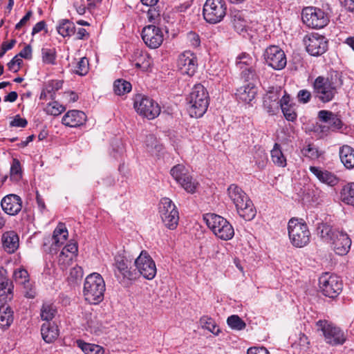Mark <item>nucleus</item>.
I'll list each match as a JSON object with an SVG mask.
<instances>
[{"label":"nucleus","instance_id":"c756f323","mask_svg":"<svg viewBox=\"0 0 354 354\" xmlns=\"http://www.w3.org/2000/svg\"><path fill=\"white\" fill-rule=\"evenodd\" d=\"M317 234L320 238L327 243H330L335 238L337 233H341L342 231H339L327 223H320L317 227Z\"/></svg>","mask_w":354,"mask_h":354},{"label":"nucleus","instance_id":"052dcab7","mask_svg":"<svg viewBox=\"0 0 354 354\" xmlns=\"http://www.w3.org/2000/svg\"><path fill=\"white\" fill-rule=\"evenodd\" d=\"M28 122L26 119L21 118L19 115H17L10 122V127H26Z\"/></svg>","mask_w":354,"mask_h":354},{"label":"nucleus","instance_id":"6e6d98bb","mask_svg":"<svg viewBox=\"0 0 354 354\" xmlns=\"http://www.w3.org/2000/svg\"><path fill=\"white\" fill-rule=\"evenodd\" d=\"M234 30L239 34L246 31V21L241 15H234L232 21Z\"/></svg>","mask_w":354,"mask_h":354},{"label":"nucleus","instance_id":"f257e3e1","mask_svg":"<svg viewBox=\"0 0 354 354\" xmlns=\"http://www.w3.org/2000/svg\"><path fill=\"white\" fill-rule=\"evenodd\" d=\"M342 85V76L335 71L328 77L318 76L313 84V93L319 101L327 103L334 100Z\"/></svg>","mask_w":354,"mask_h":354},{"label":"nucleus","instance_id":"0e129e2a","mask_svg":"<svg viewBox=\"0 0 354 354\" xmlns=\"http://www.w3.org/2000/svg\"><path fill=\"white\" fill-rule=\"evenodd\" d=\"M17 55L26 59H30L32 58L31 46L30 45L26 46Z\"/></svg>","mask_w":354,"mask_h":354},{"label":"nucleus","instance_id":"6e6552de","mask_svg":"<svg viewBox=\"0 0 354 354\" xmlns=\"http://www.w3.org/2000/svg\"><path fill=\"white\" fill-rule=\"evenodd\" d=\"M301 19L305 25L315 29L323 28L326 26L330 21L328 13L319 8L313 6L303 8Z\"/></svg>","mask_w":354,"mask_h":354},{"label":"nucleus","instance_id":"9b49d317","mask_svg":"<svg viewBox=\"0 0 354 354\" xmlns=\"http://www.w3.org/2000/svg\"><path fill=\"white\" fill-rule=\"evenodd\" d=\"M319 288L324 296L335 298L342 292L343 283L338 276L326 272L319 278Z\"/></svg>","mask_w":354,"mask_h":354},{"label":"nucleus","instance_id":"bb28decb","mask_svg":"<svg viewBox=\"0 0 354 354\" xmlns=\"http://www.w3.org/2000/svg\"><path fill=\"white\" fill-rule=\"evenodd\" d=\"M280 106L285 118L290 122L297 120L296 105L290 102V97L285 94L280 100Z\"/></svg>","mask_w":354,"mask_h":354},{"label":"nucleus","instance_id":"7ed1b4c3","mask_svg":"<svg viewBox=\"0 0 354 354\" xmlns=\"http://www.w3.org/2000/svg\"><path fill=\"white\" fill-rule=\"evenodd\" d=\"M106 290L105 282L102 277L97 272L88 274L84 281L83 295L85 300L91 304H98L104 299Z\"/></svg>","mask_w":354,"mask_h":354},{"label":"nucleus","instance_id":"a211bd4d","mask_svg":"<svg viewBox=\"0 0 354 354\" xmlns=\"http://www.w3.org/2000/svg\"><path fill=\"white\" fill-rule=\"evenodd\" d=\"M178 71L183 75L193 76L198 68V59L195 53L185 50L178 56L177 61Z\"/></svg>","mask_w":354,"mask_h":354},{"label":"nucleus","instance_id":"e2e57ef3","mask_svg":"<svg viewBox=\"0 0 354 354\" xmlns=\"http://www.w3.org/2000/svg\"><path fill=\"white\" fill-rule=\"evenodd\" d=\"M16 44L15 39H12L9 43L3 42L1 46L0 50V58L3 57L5 53L8 50L12 49L15 44Z\"/></svg>","mask_w":354,"mask_h":354},{"label":"nucleus","instance_id":"dca6fc26","mask_svg":"<svg viewBox=\"0 0 354 354\" xmlns=\"http://www.w3.org/2000/svg\"><path fill=\"white\" fill-rule=\"evenodd\" d=\"M263 57L266 63L274 70L279 71L286 66V55L278 46L272 45L266 48Z\"/></svg>","mask_w":354,"mask_h":354},{"label":"nucleus","instance_id":"aec40b11","mask_svg":"<svg viewBox=\"0 0 354 354\" xmlns=\"http://www.w3.org/2000/svg\"><path fill=\"white\" fill-rule=\"evenodd\" d=\"M170 174L174 180L187 192L194 193L195 192L196 185L192 181V177L189 175L183 165L178 164L173 167Z\"/></svg>","mask_w":354,"mask_h":354},{"label":"nucleus","instance_id":"09e8293b","mask_svg":"<svg viewBox=\"0 0 354 354\" xmlns=\"http://www.w3.org/2000/svg\"><path fill=\"white\" fill-rule=\"evenodd\" d=\"M65 109L66 108L59 104L58 102L53 101L47 104L45 111L49 115L57 116L64 112Z\"/></svg>","mask_w":354,"mask_h":354},{"label":"nucleus","instance_id":"79ce46f5","mask_svg":"<svg viewBox=\"0 0 354 354\" xmlns=\"http://www.w3.org/2000/svg\"><path fill=\"white\" fill-rule=\"evenodd\" d=\"M239 71L240 77L245 82H255L259 78L254 65Z\"/></svg>","mask_w":354,"mask_h":354},{"label":"nucleus","instance_id":"5701e85b","mask_svg":"<svg viewBox=\"0 0 354 354\" xmlns=\"http://www.w3.org/2000/svg\"><path fill=\"white\" fill-rule=\"evenodd\" d=\"M334 252L338 255L346 254L351 245V240L345 232L337 233L335 238L330 243Z\"/></svg>","mask_w":354,"mask_h":354},{"label":"nucleus","instance_id":"ea45409f","mask_svg":"<svg viewBox=\"0 0 354 354\" xmlns=\"http://www.w3.org/2000/svg\"><path fill=\"white\" fill-rule=\"evenodd\" d=\"M132 86L129 82L122 79L116 80L113 84V90L116 95H122L131 91Z\"/></svg>","mask_w":354,"mask_h":354},{"label":"nucleus","instance_id":"423d86ee","mask_svg":"<svg viewBox=\"0 0 354 354\" xmlns=\"http://www.w3.org/2000/svg\"><path fill=\"white\" fill-rule=\"evenodd\" d=\"M208 227L218 239L228 241L234 235L232 225L225 218L215 214H207L204 216Z\"/></svg>","mask_w":354,"mask_h":354},{"label":"nucleus","instance_id":"a19ab883","mask_svg":"<svg viewBox=\"0 0 354 354\" xmlns=\"http://www.w3.org/2000/svg\"><path fill=\"white\" fill-rule=\"evenodd\" d=\"M271 158L275 165L283 167L286 165V159L281 150L280 145L277 143L271 151Z\"/></svg>","mask_w":354,"mask_h":354},{"label":"nucleus","instance_id":"de8ad7c7","mask_svg":"<svg viewBox=\"0 0 354 354\" xmlns=\"http://www.w3.org/2000/svg\"><path fill=\"white\" fill-rule=\"evenodd\" d=\"M89 70L88 60L84 57L79 59L75 66L74 73L79 75L83 76L88 73Z\"/></svg>","mask_w":354,"mask_h":354},{"label":"nucleus","instance_id":"20e7f679","mask_svg":"<svg viewBox=\"0 0 354 354\" xmlns=\"http://www.w3.org/2000/svg\"><path fill=\"white\" fill-rule=\"evenodd\" d=\"M188 111L192 118H201L207 111L209 106V95L206 88L201 84L195 85L187 98Z\"/></svg>","mask_w":354,"mask_h":354},{"label":"nucleus","instance_id":"473e14b6","mask_svg":"<svg viewBox=\"0 0 354 354\" xmlns=\"http://www.w3.org/2000/svg\"><path fill=\"white\" fill-rule=\"evenodd\" d=\"M279 98L277 93H269L264 97L263 108L269 114L273 115L275 111L278 109L279 104L280 105Z\"/></svg>","mask_w":354,"mask_h":354},{"label":"nucleus","instance_id":"c03bdc74","mask_svg":"<svg viewBox=\"0 0 354 354\" xmlns=\"http://www.w3.org/2000/svg\"><path fill=\"white\" fill-rule=\"evenodd\" d=\"M10 178L14 182H18L22 178L21 164L17 158H14L12 160L10 167Z\"/></svg>","mask_w":354,"mask_h":354},{"label":"nucleus","instance_id":"412c9836","mask_svg":"<svg viewBox=\"0 0 354 354\" xmlns=\"http://www.w3.org/2000/svg\"><path fill=\"white\" fill-rule=\"evenodd\" d=\"M1 206L5 213L10 216H15L21 210L22 200L19 196L10 194L1 199Z\"/></svg>","mask_w":354,"mask_h":354},{"label":"nucleus","instance_id":"f8f14e48","mask_svg":"<svg viewBox=\"0 0 354 354\" xmlns=\"http://www.w3.org/2000/svg\"><path fill=\"white\" fill-rule=\"evenodd\" d=\"M137 113L149 120L157 118L160 113L159 104L149 97L138 95L133 104Z\"/></svg>","mask_w":354,"mask_h":354},{"label":"nucleus","instance_id":"3c124183","mask_svg":"<svg viewBox=\"0 0 354 354\" xmlns=\"http://www.w3.org/2000/svg\"><path fill=\"white\" fill-rule=\"evenodd\" d=\"M42 60L44 63L48 64H54L56 59V52L55 48H43L41 49Z\"/></svg>","mask_w":354,"mask_h":354},{"label":"nucleus","instance_id":"b1692460","mask_svg":"<svg viewBox=\"0 0 354 354\" xmlns=\"http://www.w3.org/2000/svg\"><path fill=\"white\" fill-rule=\"evenodd\" d=\"M86 120L85 113L78 110L68 111L62 118V123L70 127H77L82 125Z\"/></svg>","mask_w":354,"mask_h":354},{"label":"nucleus","instance_id":"338daca9","mask_svg":"<svg viewBox=\"0 0 354 354\" xmlns=\"http://www.w3.org/2000/svg\"><path fill=\"white\" fill-rule=\"evenodd\" d=\"M248 354H270L265 347H252L248 350Z\"/></svg>","mask_w":354,"mask_h":354},{"label":"nucleus","instance_id":"2eb2a0df","mask_svg":"<svg viewBox=\"0 0 354 354\" xmlns=\"http://www.w3.org/2000/svg\"><path fill=\"white\" fill-rule=\"evenodd\" d=\"M129 265L130 262L125 256L120 253L116 254L113 263L115 276L118 279L122 277V279L135 280L138 277V272L136 270L131 269Z\"/></svg>","mask_w":354,"mask_h":354},{"label":"nucleus","instance_id":"f03ea898","mask_svg":"<svg viewBox=\"0 0 354 354\" xmlns=\"http://www.w3.org/2000/svg\"><path fill=\"white\" fill-rule=\"evenodd\" d=\"M227 195L235 205L238 214L246 221L253 219L256 209L252 201L244 191L236 184H232L227 188Z\"/></svg>","mask_w":354,"mask_h":354},{"label":"nucleus","instance_id":"4d7b16f0","mask_svg":"<svg viewBox=\"0 0 354 354\" xmlns=\"http://www.w3.org/2000/svg\"><path fill=\"white\" fill-rule=\"evenodd\" d=\"M186 39L189 46L193 48H198L201 46V37L196 32L189 31L187 32Z\"/></svg>","mask_w":354,"mask_h":354},{"label":"nucleus","instance_id":"680f3d73","mask_svg":"<svg viewBox=\"0 0 354 354\" xmlns=\"http://www.w3.org/2000/svg\"><path fill=\"white\" fill-rule=\"evenodd\" d=\"M297 98L299 102L307 103L311 98V93L306 89L301 90L298 92Z\"/></svg>","mask_w":354,"mask_h":354},{"label":"nucleus","instance_id":"f704fd0d","mask_svg":"<svg viewBox=\"0 0 354 354\" xmlns=\"http://www.w3.org/2000/svg\"><path fill=\"white\" fill-rule=\"evenodd\" d=\"M75 26L69 19H61L57 26V32L64 37L75 33Z\"/></svg>","mask_w":354,"mask_h":354},{"label":"nucleus","instance_id":"774afa93","mask_svg":"<svg viewBox=\"0 0 354 354\" xmlns=\"http://www.w3.org/2000/svg\"><path fill=\"white\" fill-rule=\"evenodd\" d=\"M342 6L349 12L354 11V0H339Z\"/></svg>","mask_w":354,"mask_h":354},{"label":"nucleus","instance_id":"58836bf2","mask_svg":"<svg viewBox=\"0 0 354 354\" xmlns=\"http://www.w3.org/2000/svg\"><path fill=\"white\" fill-rule=\"evenodd\" d=\"M301 153L306 158L315 160L323 154V152L319 151L314 144H308L303 147Z\"/></svg>","mask_w":354,"mask_h":354},{"label":"nucleus","instance_id":"f3484780","mask_svg":"<svg viewBox=\"0 0 354 354\" xmlns=\"http://www.w3.org/2000/svg\"><path fill=\"white\" fill-rule=\"evenodd\" d=\"M136 270L140 275L148 280L153 279L156 274V266L154 261L146 250H142L135 260Z\"/></svg>","mask_w":354,"mask_h":354},{"label":"nucleus","instance_id":"c85d7f7f","mask_svg":"<svg viewBox=\"0 0 354 354\" xmlns=\"http://www.w3.org/2000/svg\"><path fill=\"white\" fill-rule=\"evenodd\" d=\"M14 286L10 279L7 277L0 279V301L7 303L13 298Z\"/></svg>","mask_w":354,"mask_h":354},{"label":"nucleus","instance_id":"72a5a7b5","mask_svg":"<svg viewBox=\"0 0 354 354\" xmlns=\"http://www.w3.org/2000/svg\"><path fill=\"white\" fill-rule=\"evenodd\" d=\"M14 313L10 306L0 308V328L8 329L13 322Z\"/></svg>","mask_w":354,"mask_h":354},{"label":"nucleus","instance_id":"c9c22d12","mask_svg":"<svg viewBox=\"0 0 354 354\" xmlns=\"http://www.w3.org/2000/svg\"><path fill=\"white\" fill-rule=\"evenodd\" d=\"M340 194L341 200L343 203L354 206V182L344 185Z\"/></svg>","mask_w":354,"mask_h":354},{"label":"nucleus","instance_id":"7c9ffc66","mask_svg":"<svg viewBox=\"0 0 354 354\" xmlns=\"http://www.w3.org/2000/svg\"><path fill=\"white\" fill-rule=\"evenodd\" d=\"M41 333L46 342L51 343L58 337L59 329L55 324L46 322L41 326Z\"/></svg>","mask_w":354,"mask_h":354},{"label":"nucleus","instance_id":"69168bd1","mask_svg":"<svg viewBox=\"0 0 354 354\" xmlns=\"http://www.w3.org/2000/svg\"><path fill=\"white\" fill-rule=\"evenodd\" d=\"M32 15V12L31 10L28 11L25 16L19 21V22L16 24L15 29L19 30L22 26H25Z\"/></svg>","mask_w":354,"mask_h":354},{"label":"nucleus","instance_id":"39448f33","mask_svg":"<svg viewBox=\"0 0 354 354\" xmlns=\"http://www.w3.org/2000/svg\"><path fill=\"white\" fill-rule=\"evenodd\" d=\"M290 243L296 248H304L310 243V232L307 224L302 219L292 218L288 223Z\"/></svg>","mask_w":354,"mask_h":354},{"label":"nucleus","instance_id":"37998d69","mask_svg":"<svg viewBox=\"0 0 354 354\" xmlns=\"http://www.w3.org/2000/svg\"><path fill=\"white\" fill-rule=\"evenodd\" d=\"M227 325L236 330H242L246 327L245 322L237 315H232L227 319Z\"/></svg>","mask_w":354,"mask_h":354},{"label":"nucleus","instance_id":"ddd939ff","mask_svg":"<svg viewBox=\"0 0 354 354\" xmlns=\"http://www.w3.org/2000/svg\"><path fill=\"white\" fill-rule=\"evenodd\" d=\"M304 42L306 51L312 56H320L328 50V40L324 36L318 33L313 32L307 35L304 39Z\"/></svg>","mask_w":354,"mask_h":354},{"label":"nucleus","instance_id":"8fccbe9b","mask_svg":"<svg viewBox=\"0 0 354 354\" xmlns=\"http://www.w3.org/2000/svg\"><path fill=\"white\" fill-rule=\"evenodd\" d=\"M145 142L149 152L160 151L162 149V145L158 144L156 137L153 134L147 136Z\"/></svg>","mask_w":354,"mask_h":354},{"label":"nucleus","instance_id":"a18cd8bd","mask_svg":"<svg viewBox=\"0 0 354 354\" xmlns=\"http://www.w3.org/2000/svg\"><path fill=\"white\" fill-rule=\"evenodd\" d=\"M200 322L203 328L208 330L216 335L219 334L220 330L218 328L215 321L212 318L203 316L201 318Z\"/></svg>","mask_w":354,"mask_h":354},{"label":"nucleus","instance_id":"2f4dec72","mask_svg":"<svg viewBox=\"0 0 354 354\" xmlns=\"http://www.w3.org/2000/svg\"><path fill=\"white\" fill-rule=\"evenodd\" d=\"M341 162L346 169L354 168V149L348 145H343L339 148Z\"/></svg>","mask_w":354,"mask_h":354},{"label":"nucleus","instance_id":"4be33fe9","mask_svg":"<svg viewBox=\"0 0 354 354\" xmlns=\"http://www.w3.org/2000/svg\"><path fill=\"white\" fill-rule=\"evenodd\" d=\"M309 170L320 183L326 184L330 187H335L339 182V178L337 175L322 167L310 166L309 167Z\"/></svg>","mask_w":354,"mask_h":354},{"label":"nucleus","instance_id":"5fc2aeb1","mask_svg":"<svg viewBox=\"0 0 354 354\" xmlns=\"http://www.w3.org/2000/svg\"><path fill=\"white\" fill-rule=\"evenodd\" d=\"M78 252V247L76 242L71 241L66 245H65L62 252H60L59 256H68V253L71 254V259L73 256H76Z\"/></svg>","mask_w":354,"mask_h":354},{"label":"nucleus","instance_id":"4468645a","mask_svg":"<svg viewBox=\"0 0 354 354\" xmlns=\"http://www.w3.org/2000/svg\"><path fill=\"white\" fill-rule=\"evenodd\" d=\"M68 236L65 225L59 223L53 231V236L44 239V250L48 253H56L57 248L62 246Z\"/></svg>","mask_w":354,"mask_h":354},{"label":"nucleus","instance_id":"393cba45","mask_svg":"<svg viewBox=\"0 0 354 354\" xmlns=\"http://www.w3.org/2000/svg\"><path fill=\"white\" fill-rule=\"evenodd\" d=\"M318 119L329 126L331 131L340 129L342 127V122L338 115L330 111H319L318 112Z\"/></svg>","mask_w":354,"mask_h":354},{"label":"nucleus","instance_id":"a878e982","mask_svg":"<svg viewBox=\"0 0 354 354\" xmlns=\"http://www.w3.org/2000/svg\"><path fill=\"white\" fill-rule=\"evenodd\" d=\"M1 242L6 252L14 253L19 248V236L15 231L6 232L1 236Z\"/></svg>","mask_w":354,"mask_h":354},{"label":"nucleus","instance_id":"cd10ccee","mask_svg":"<svg viewBox=\"0 0 354 354\" xmlns=\"http://www.w3.org/2000/svg\"><path fill=\"white\" fill-rule=\"evenodd\" d=\"M257 93V87L252 83L241 86L236 90V98L245 103L252 102Z\"/></svg>","mask_w":354,"mask_h":354},{"label":"nucleus","instance_id":"9d476101","mask_svg":"<svg viewBox=\"0 0 354 354\" xmlns=\"http://www.w3.org/2000/svg\"><path fill=\"white\" fill-rule=\"evenodd\" d=\"M226 11L227 6L224 0H206L203 15L207 23L215 24L223 19Z\"/></svg>","mask_w":354,"mask_h":354},{"label":"nucleus","instance_id":"0eeeda50","mask_svg":"<svg viewBox=\"0 0 354 354\" xmlns=\"http://www.w3.org/2000/svg\"><path fill=\"white\" fill-rule=\"evenodd\" d=\"M317 330L322 332L326 343L333 346L342 345L347 339V334L339 326L326 319L316 322Z\"/></svg>","mask_w":354,"mask_h":354},{"label":"nucleus","instance_id":"6ab92c4d","mask_svg":"<svg viewBox=\"0 0 354 354\" xmlns=\"http://www.w3.org/2000/svg\"><path fill=\"white\" fill-rule=\"evenodd\" d=\"M141 36L145 44L151 49L158 48L164 40L162 29L154 25H148L144 27Z\"/></svg>","mask_w":354,"mask_h":354},{"label":"nucleus","instance_id":"864d4df0","mask_svg":"<svg viewBox=\"0 0 354 354\" xmlns=\"http://www.w3.org/2000/svg\"><path fill=\"white\" fill-rule=\"evenodd\" d=\"M28 277L27 270L22 268L15 270L13 274L15 281L19 284H24L25 286L26 283H29Z\"/></svg>","mask_w":354,"mask_h":354},{"label":"nucleus","instance_id":"1a4fd4ad","mask_svg":"<svg viewBox=\"0 0 354 354\" xmlns=\"http://www.w3.org/2000/svg\"><path fill=\"white\" fill-rule=\"evenodd\" d=\"M158 209L165 227L169 230L176 229L179 221V213L172 201L167 197L162 198L160 201Z\"/></svg>","mask_w":354,"mask_h":354},{"label":"nucleus","instance_id":"bf43d9fd","mask_svg":"<svg viewBox=\"0 0 354 354\" xmlns=\"http://www.w3.org/2000/svg\"><path fill=\"white\" fill-rule=\"evenodd\" d=\"M84 274L83 269L82 267L75 266L71 269L69 273V279L72 281H76L82 278Z\"/></svg>","mask_w":354,"mask_h":354},{"label":"nucleus","instance_id":"13d9d810","mask_svg":"<svg viewBox=\"0 0 354 354\" xmlns=\"http://www.w3.org/2000/svg\"><path fill=\"white\" fill-rule=\"evenodd\" d=\"M23 61L18 55H15L8 63V68L10 71L13 73H17L22 64Z\"/></svg>","mask_w":354,"mask_h":354},{"label":"nucleus","instance_id":"49530a36","mask_svg":"<svg viewBox=\"0 0 354 354\" xmlns=\"http://www.w3.org/2000/svg\"><path fill=\"white\" fill-rule=\"evenodd\" d=\"M56 313L57 310L53 304H44L41 309V317L49 322L55 317Z\"/></svg>","mask_w":354,"mask_h":354},{"label":"nucleus","instance_id":"4c0bfd02","mask_svg":"<svg viewBox=\"0 0 354 354\" xmlns=\"http://www.w3.org/2000/svg\"><path fill=\"white\" fill-rule=\"evenodd\" d=\"M255 59L247 53H241L236 60V66L239 70L252 66L255 65Z\"/></svg>","mask_w":354,"mask_h":354},{"label":"nucleus","instance_id":"e433bc0d","mask_svg":"<svg viewBox=\"0 0 354 354\" xmlns=\"http://www.w3.org/2000/svg\"><path fill=\"white\" fill-rule=\"evenodd\" d=\"M77 344L78 347L80 348L85 354L104 353V348L97 344L86 343L82 340H77Z\"/></svg>","mask_w":354,"mask_h":354},{"label":"nucleus","instance_id":"603ef678","mask_svg":"<svg viewBox=\"0 0 354 354\" xmlns=\"http://www.w3.org/2000/svg\"><path fill=\"white\" fill-rule=\"evenodd\" d=\"M62 85L63 82L59 80H53L48 83L45 88L51 100H55L56 92L62 88Z\"/></svg>","mask_w":354,"mask_h":354}]
</instances>
